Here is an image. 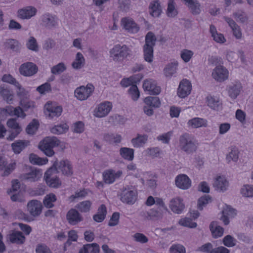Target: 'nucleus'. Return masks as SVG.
I'll use <instances>...</instances> for the list:
<instances>
[{
    "instance_id": "2f4dec72",
    "label": "nucleus",
    "mask_w": 253,
    "mask_h": 253,
    "mask_svg": "<svg viewBox=\"0 0 253 253\" xmlns=\"http://www.w3.org/2000/svg\"><path fill=\"white\" fill-rule=\"evenodd\" d=\"M150 14L153 17H159L162 13V9L159 0L152 1L149 5Z\"/></svg>"
},
{
    "instance_id": "c756f323",
    "label": "nucleus",
    "mask_w": 253,
    "mask_h": 253,
    "mask_svg": "<svg viewBox=\"0 0 253 253\" xmlns=\"http://www.w3.org/2000/svg\"><path fill=\"white\" fill-rule=\"evenodd\" d=\"M210 228L212 236L215 238L220 237L223 234L224 229L218 225L216 221L211 222L210 225Z\"/></svg>"
},
{
    "instance_id": "13d9d810",
    "label": "nucleus",
    "mask_w": 253,
    "mask_h": 253,
    "mask_svg": "<svg viewBox=\"0 0 253 253\" xmlns=\"http://www.w3.org/2000/svg\"><path fill=\"white\" fill-rule=\"evenodd\" d=\"M179 224L181 226L190 228H195L197 226V223L193 222L191 218L188 217H185L180 219Z\"/></svg>"
},
{
    "instance_id": "de8ad7c7",
    "label": "nucleus",
    "mask_w": 253,
    "mask_h": 253,
    "mask_svg": "<svg viewBox=\"0 0 253 253\" xmlns=\"http://www.w3.org/2000/svg\"><path fill=\"white\" fill-rule=\"evenodd\" d=\"M147 140V136L146 135H138L136 138L131 140V143L135 147H139L144 144Z\"/></svg>"
},
{
    "instance_id": "6ab92c4d",
    "label": "nucleus",
    "mask_w": 253,
    "mask_h": 253,
    "mask_svg": "<svg viewBox=\"0 0 253 253\" xmlns=\"http://www.w3.org/2000/svg\"><path fill=\"white\" fill-rule=\"evenodd\" d=\"M184 207L183 200L179 197L173 198L170 201L169 208L170 210L175 213H181L184 210Z\"/></svg>"
},
{
    "instance_id": "0e129e2a",
    "label": "nucleus",
    "mask_w": 253,
    "mask_h": 253,
    "mask_svg": "<svg viewBox=\"0 0 253 253\" xmlns=\"http://www.w3.org/2000/svg\"><path fill=\"white\" fill-rule=\"evenodd\" d=\"M37 90L41 94H44L46 92H51L52 90L51 86L48 83H45L37 88Z\"/></svg>"
},
{
    "instance_id": "b1692460",
    "label": "nucleus",
    "mask_w": 253,
    "mask_h": 253,
    "mask_svg": "<svg viewBox=\"0 0 253 253\" xmlns=\"http://www.w3.org/2000/svg\"><path fill=\"white\" fill-rule=\"evenodd\" d=\"M42 25L47 28H52L57 25L56 18L50 13H45L42 16Z\"/></svg>"
},
{
    "instance_id": "f03ea898",
    "label": "nucleus",
    "mask_w": 253,
    "mask_h": 253,
    "mask_svg": "<svg viewBox=\"0 0 253 253\" xmlns=\"http://www.w3.org/2000/svg\"><path fill=\"white\" fill-rule=\"evenodd\" d=\"M156 39L154 34L149 32L145 37V44L143 47L144 57L146 61L151 62L153 58V47Z\"/></svg>"
},
{
    "instance_id": "423d86ee",
    "label": "nucleus",
    "mask_w": 253,
    "mask_h": 253,
    "mask_svg": "<svg viewBox=\"0 0 253 253\" xmlns=\"http://www.w3.org/2000/svg\"><path fill=\"white\" fill-rule=\"evenodd\" d=\"M51 167H54L57 170V173L61 172L62 174L67 176H71L73 174L72 164L68 160L58 162L56 159Z\"/></svg>"
},
{
    "instance_id": "603ef678",
    "label": "nucleus",
    "mask_w": 253,
    "mask_h": 253,
    "mask_svg": "<svg viewBox=\"0 0 253 253\" xmlns=\"http://www.w3.org/2000/svg\"><path fill=\"white\" fill-rule=\"evenodd\" d=\"M173 0H169L167 14L169 17H173L177 14V11L175 8Z\"/></svg>"
},
{
    "instance_id": "a19ab883",
    "label": "nucleus",
    "mask_w": 253,
    "mask_h": 253,
    "mask_svg": "<svg viewBox=\"0 0 253 253\" xmlns=\"http://www.w3.org/2000/svg\"><path fill=\"white\" fill-rule=\"evenodd\" d=\"M85 64V59L81 52H78L76 55L75 61L72 63L73 68L80 69L83 67Z\"/></svg>"
},
{
    "instance_id": "680f3d73",
    "label": "nucleus",
    "mask_w": 253,
    "mask_h": 253,
    "mask_svg": "<svg viewBox=\"0 0 253 253\" xmlns=\"http://www.w3.org/2000/svg\"><path fill=\"white\" fill-rule=\"evenodd\" d=\"M177 64H173L168 65L164 69V73L167 77L171 76L175 72L176 66Z\"/></svg>"
},
{
    "instance_id": "a18cd8bd",
    "label": "nucleus",
    "mask_w": 253,
    "mask_h": 253,
    "mask_svg": "<svg viewBox=\"0 0 253 253\" xmlns=\"http://www.w3.org/2000/svg\"><path fill=\"white\" fill-rule=\"evenodd\" d=\"M56 196L53 193H50L46 195L44 197L43 203L44 206L47 208H51L54 206L53 202L56 201Z\"/></svg>"
},
{
    "instance_id": "5fc2aeb1",
    "label": "nucleus",
    "mask_w": 253,
    "mask_h": 253,
    "mask_svg": "<svg viewBox=\"0 0 253 253\" xmlns=\"http://www.w3.org/2000/svg\"><path fill=\"white\" fill-rule=\"evenodd\" d=\"M27 47L32 51L38 52L39 51V46L36 39L33 37H30L26 43Z\"/></svg>"
},
{
    "instance_id": "5701e85b",
    "label": "nucleus",
    "mask_w": 253,
    "mask_h": 253,
    "mask_svg": "<svg viewBox=\"0 0 253 253\" xmlns=\"http://www.w3.org/2000/svg\"><path fill=\"white\" fill-rule=\"evenodd\" d=\"M222 213L221 219L224 224L227 225L229 223V219L228 216L234 217L237 214V211L231 206L225 205V207L222 211Z\"/></svg>"
},
{
    "instance_id": "a211bd4d",
    "label": "nucleus",
    "mask_w": 253,
    "mask_h": 253,
    "mask_svg": "<svg viewBox=\"0 0 253 253\" xmlns=\"http://www.w3.org/2000/svg\"><path fill=\"white\" fill-rule=\"evenodd\" d=\"M66 218L69 223L71 225H76L83 220L81 214L77 210L74 209H71L68 211Z\"/></svg>"
},
{
    "instance_id": "bf43d9fd",
    "label": "nucleus",
    "mask_w": 253,
    "mask_h": 253,
    "mask_svg": "<svg viewBox=\"0 0 253 253\" xmlns=\"http://www.w3.org/2000/svg\"><path fill=\"white\" fill-rule=\"evenodd\" d=\"M15 217L16 218L24 220L26 221L30 222L33 220L32 217L27 214L24 213L21 210H18L15 212Z\"/></svg>"
},
{
    "instance_id": "37998d69",
    "label": "nucleus",
    "mask_w": 253,
    "mask_h": 253,
    "mask_svg": "<svg viewBox=\"0 0 253 253\" xmlns=\"http://www.w3.org/2000/svg\"><path fill=\"white\" fill-rule=\"evenodd\" d=\"M29 161L33 165H43L48 162V159L40 158L37 155L32 153L29 156Z\"/></svg>"
},
{
    "instance_id": "c9c22d12",
    "label": "nucleus",
    "mask_w": 253,
    "mask_h": 253,
    "mask_svg": "<svg viewBox=\"0 0 253 253\" xmlns=\"http://www.w3.org/2000/svg\"><path fill=\"white\" fill-rule=\"evenodd\" d=\"M106 213V208L102 204L98 208L97 213L93 216V219L97 222H101L104 220Z\"/></svg>"
},
{
    "instance_id": "7c9ffc66",
    "label": "nucleus",
    "mask_w": 253,
    "mask_h": 253,
    "mask_svg": "<svg viewBox=\"0 0 253 253\" xmlns=\"http://www.w3.org/2000/svg\"><path fill=\"white\" fill-rule=\"evenodd\" d=\"M99 246L97 243H92L84 245L79 253H99Z\"/></svg>"
},
{
    "instance_id": "f257e3e1",
    "label": "nucleus",
    "mask_w": 253,
    "mask_h": 253,
    "mask_svg": "<svg viewBox=\"0 0 253 253\" xmlns=\"http://www.w3.org/2000/svg\"><path fill=\"white\" fill-rule=\"evenodd\" d=\"M61 141L55 136H47L42 140L39 144V148L47 156L51 157L54 154L53 148L60 146L63 149L65 146L61 145Z\"/></svg>"
},
{
    "instance_id": "f8f14e48",
    "label": "nucleus",
    "mask_w": 253,
    "mask_h": 253,
    "mask_svg": "<svg viewBox=\"0 0 253 253\" xmlns=\"http://www.w3.org/2000/svg\"><path fill=\"white\" fill-rule=\"evenodd\" d=\"M191 89V82L187 79H183L180 82L177 94L180 98H184L190 93Z\"/></svg>"
},
{
    "instance_id": "ea45409f",
    "label": "nucleus",
    "mask_w": 253,
    "mask_h": 253,
    "mask_svg": "<svg viewBox=\"0 0 253 253\" xmlns=\"http://www.w3.org/2000/svg\"><path fill=\"white\" fill-rule=\"evenodd\" d=\"M120 153L122 158L128 161H132L134 158V150L133 149L123 147L120 149Z\"/></svg>"
},
{
    "instance_id": "a878e982",
    "label": "nucleus",
    "mask_w": 253,
    "mask_h": 253,
    "mask_svg": "<svg viewBox=\"0 0 253 253\" xmlns=\"http://www.w3.org/2000/svg\"><path fill=\"white\" fill-rule=\"evenodd\" d=\"M4 157L0 156V170L4 169L2 176L8 175L15 169V163H10L8 165Z\"/></svg>"
},
{
    "instance_id": "bb28decb",
    "label": "nucleus",
    "mask_w": 253,
    "mask_h": 253,
    "mask_svg": "<svg viewBox=\"0 0 253 253\" xmlns=\"http://www.w3.org/2000/svg\"><path fill=\"white\" fill-rule=\"evenodd\" d=\"M213 185L216 190L224 191L228 186V182L224 176H218L215 179Z\"/></svg>"
},
{
    "instance_id": "393cba45",
    "label": "nucleus",
    "mask_w": 253,
    "mask_h": 253,
    "mask_svg": "<svg viewBox=\"0 0 253 253\" xmlns=\"http://www.w3.org/2000/svg\"><path fill=\"white\" fill-rule=\"evenodd\" d=\"M143 75L141 74L134 75L128 78H125L121 81V84L123 87H126L132 84H134L142 79Z\"/></svg>"
},
{
    "instance_id": "aec40b11",
    "label": "nucleus",
    "mask_w": 253,
    "mask_h": 253,
    "mask_svg": "<svg viewBox=\"0 0 253 253\" xmlns=\"http://www.w3.org/2000/svg\"><path fill=\"white\" fill-rule=\"evenodd\" d=\"M110 102H105L100 104L94 111V115L101 118L107 115L110 111Z\"/></svg>"
},
{
    "instance_id": "2eb2a0df",
    "label": "nucleus",
    "mask_w": 253,
    "mask_h": 253,
    "mask_svg": "<svg viewBox=\"0 0 253 253\" xmlns=\"http://www.w3.org/2000/svg\"><path fill=\"white\" fill-rule=\"evenodd\" d=\"M42 208L41 202L38 200H31L27 204L28 211L34 217L38 216L41 213Z\"/></svg>"
},
{
    "instance_id": "052dcab7",
    "label": "nucleus",
    "mask_w": 253,
    "mask_h": 253,
    "mask_svg": "<svg viewBox=\"0 0 253 253\" xmlns=\"http://www.w3.org/2000/svg\"><path fill=\"white\" fill-rule=\"evenodd\" d=\"M241 194L245 197H253V186L245 185L241 189Z\"/></svg>"
},
{
    "instance_id": "e2e57ef3",
    "label": "nucleus",
    "mask_w": 253,
    "mask_h": 253,
    "mask_svg": "<svg viewBox=\"0 0 253 253\" xmlns=\"http://www.w3.org/2000/svg\"><path fill=\"white\" fill-rule=\"evenodd\" d=\"M170 253H185V249L184 247L180 244H173L170 249Z\"/></svg>"
},
{
    "instance_id": "1a4fd4ad",
    "label": "nucleus",
    "mask_w": 253,
    "mask_h": 253,
    "mask_svg": "<svg viewBox=\"0 0 253 253\" xmlns=\"http://www.w3.org/2000/svg\"><path fill=\"white\" fill-rule=\"evenodd\" d=\"M93 90V85L88 84L86 87L82 86L76 88L75 91V95L79 100H84L91 95Z\"/></svg>"
},
{
    "instance_id": "72a5a7b5",
    "label": "nucleus",
    "mask_w": 253,
    "mask_h": 253,
    "mask_svg": "<svg viewBox=\"0 0 253 253\" xmlns=\"http://www.w3.org/2000/svg\"><path fill=\"white\" fill-rule=\"evenodd\" d=\"M9 239L12 243L22 244L25 240V237L20 231H14L9 235Z\"/></svg>"
},
{
    "instance_id": "8fccbe9b",
    "label": "nucleus",
    "mask_w": 253,
    "mask_h": 253,
    "mask_svg": "<svg viewBox=\"0 0 253 253\" xmlns=\"http://www.w3.org/2000/svg\"><path fill=\"white\" fill-rule=\"evenodd\" d=\"M39 123L36 119H33L27 126L26 131L29 134H33L35 133L39 127Z\"/></svg>"
},
{
    "instance_id": "c03bdc74",
    "label": "nucleus",
    "mask_w": 253,
    "mask_h": 253,
    "mask_svg": "<svg viewBox=\"0 0 253 253\" xmlns=\"http://www.w3.org/2000/svg\"><path fill=\"white\" fill-rule=\"evenodd\" d=\"M144 103L149 107L158 108L161 105V101L158 97L148 96L144 100Z\"/></svg>"
},
{
    "instance_id": "69168bd1",
    "label": "nucleus",
    "mask_w": 253,
    "mask_h": 253,
    "mask_svg": "<svg viewBox=\"0 0 253 253\" xmlns=\"http://www.w3.org/2000/svg\"><path fill=\"white\" fill-rule=\"evenodd\" d=\"M193 53L192 51L184 49L181 52V57L185 62H188L192 57Z\"/></svg>"
},
{
    "instance_id": "412c9836",
    "label": "nucleus",
    "mask_w": 253,
    "mask_h": 253,
    "mask_svg": "<svg viewBox=\"0 0 253 253\" xmlns=\"http://www.w3.org/2000/svg\"><path fill=\"white\" fill-rule=\"evenodd\" d=\"M175 184L180 189H187L190 187L191 182L187 175L181 174L176 177Z\"/></svg>"
},
{
    "instance_id": "f704fd0d",
    "label": "nucleus",
    "mask_w": 253,
    "mask_h": 253,
    "mask_svg": "<svg viewBox=\"0 0 253 253\" xmlns=\"http://www.w3.org/2000/svg\"><path fill=\"white\" fill-rule=\"evenodd\" d=\"M207 102L208 105L213 110H218L222 105L219 97L211 95L207 96Z\"/></svg>"
},
{
    "instance_id": "79ce46f5",
    "label": "nucleus",
    "mask_w": 253,
    "mask_h": 253,
    "mask_svg": "<svg viewBox=\"0 0 253 253\" xmlns=\"http://www.w3.org/2000/svg\"><path fill=\"white\" fill-rule=\"evenodd\" d=\"M0 95L8 104L12 103L13 95L8 89L5 88L2 85L0 86Z\"/></svg>"
},
{
    "instance_id": "0eeeda50",
    "label": "nucleus",
    "mask_w": 253,
    "mask_h": 253,
    "mask_svg": "<svg viewBox=\"0 0 253 253\" xmlns=\"http://www.w3.org/2000/svg\"><path fill=\"white\" fill-rule=\"evenodd\" d=\"M56 173L57 170L54 167L49 168L44 173V178L50 187L58 188L61 185V181L56 175Z\"/></svg>"
},
{
    "instance_id": "49530a36",
    "label": "nucleus",
    "mask_w": 253,
    "mask_h": 253,
    "mask_svg": "<svg viewBox=\"0 0 253 253\" xmlns=\"http://www.w3.org/2000/svg\"><path fill=\"white\" fill-rule=\"evenodd\" d=\"M69 128L66 124L57 125L51 128L50 131L52 133L60 134L66 132Z\"/></svg>"
},
{
    "instance_id": "9b49d317",
    "label": "nucleus",
    "mask_w": 253,
    "mask_h": 253,
    "mask_svg": "<svg viewBox=\"0 0 253 253\" xmlns=\"http://www.w3.org/2000/svg\"><path fill=\"white\" fill-rule=\"evenodd\" d=\"M229 72L227 69L222 66H216L212 71V76L217 81L222 82L228 78Z\"/></svg>"
},
{
    "instance_id": "473e14b6",
    "label": "nucleus",
    "mask_w": 253,
    "mask_h": 253,
    "mask_svg": "<svg viewBox=\"0 0 253 253\" xmlns=\"http://www.w3.org/2000/svg\"><path fill=\"white\" fill-rule=\"evenodd\" d=\"M29 141L27 140H19L11 144V147L15 153L19 154L29 145Z\"/></svg>"
},
{
    "instance_id": "cd10ccee",
    "label": "nucleus",
    "mask_w": 253,
    "mask_h": 253,
    "mask_svg": "<svg viewBox=\"0 0 253 253\" xmlns=\"http://www.w3.org/2000/svg\"><path fill=\"white\" fill-rule=\"evenodd\" d=\"M3 110L11 116H16L22 118H24L26 116V114L23 112V111L20 107L14 108L11 106H6Z\"/></svg>"
},
{
    "instance_id": "3c124183",
    "label": "nucleus",
    "mask_w": 253,
    "mask_h": 253,
    "mask_svg": "<svg viewBox=\"0 0 253 253\" xmlns=\"http://www.w3.org/2000/svg\"><path fill=\"white\" fill-rule=\"evenodd\" d=\"M91 202L87 200L80 202L76 208L82 212H87L90 211Z\"/></svg>"
},
{
    "instance_id": "dca6fc26",
    "label": "nucleus",
    "mask_w": 253,
    "mask_h": 253,
    "mask_svg": "<svg viewBox=\"0 0 253 253\" xmlns=\"http://www.w3.org/2000/svg\"><path fill=\"white\" fill-rule=\"evenodd\" d=\"M143 88L145 91H147L150 94L157 95L161 92L160 87L157 86L155 81L151 79L146 80L144 81Z\"/></svg>"
},
{
    "instance_id": "c85d7f7f",
    "label": "nucleus",
    "mask_w": 253,
    "mask_h": 253,
    "mask_svg": "<svg viewBox=\"0 0 253 253\" xmlns=\"http://www.w3.org/2000/svg\"><path fill=\"white\" fill-rule=\"evenodd\" d=\"M225 21L228 23L229 26L232 30L234 36L237 39H240L242 37V32L239 26L231 18L225 17Z\"/></svg>"
},
{
    "instance_id": "4c0bfd02",
    "label": "nucleus",
    "mask_w": 253,
    "mask_h": 253,
    "mask_svg": "<svg viewBox=\"0 0 253 253\" xmlns=\"http://www.w3.org/2000/svg\"><path fill=\"white\" fill-rule=\"evenodd\" d=\"M187 5L193 14H199L200 10V4L197 0H184Z\"/></svg>"
},
{
    "instance_id": "9d476101",
    "label": "nucleus",
    "mask_w": 253,
    "mask_h": 253,
    "mask_svg": "<svg viewBox=\"0 0 253 253\" xmlns=\"http://www.w3.org/2000/svg\"><path fill=\"white\" fill-rule=\"evenodd\" d=\"M19 70L21 75L25 77H30L37 73L38 68L32 62H26L20 66Z\"/></svg>"
},
{
    "instance_id": "4d7b16f0",
    "label": "nucleus",
    "mask_w": 253,
    "mask_h": 253,
    "mask_svg": "<svg viewBox=\"0 0 253 253\" xmlns=\"http://www.w3.org/2000/svg\"><path fill=\"white\" fill-rule=\"evenodd\" d=\"M66 70V67L63 62L59 63L53 66L51 69V73L54 75H59Z\"/></svg>"
},
{
    "instance_id": "58836bf2",
    "label": "nucleus",
    "mask_w": 253,
    "mask_h": 253,
    "mask_svg": "<svg viewBox=\"0 0 253 253\" xmlns=\"http://www.w3.org/2000/svg\"><path fill=\"white\" fill-rule=\"evenodd\" d=\"M210 33L214 41L218 43H224L226 40L223 34L218 33L216 27L211 25L210 26Z\"/></svg>"
},
{
    "instance_id": "6e6d98bb",
    "label": "nucleus",
    "mask_w": 253,
    "mask_h": 253,
    "mask_svg": "<svg viewBox=\"0 0 253 253\" xmlns=\"http://www.w3.org/2000/svg\"><path fill=\"white\" fill-rule=\"evenodd\" d=\"M211 201V198L209 196L205 195L200 197L198 201L197 208L199 210H202L209 202Z\"/></svg>"
},
{
    "instance_id": "ddd939ff",
    "label": "nucleus",
    "mask_w": 253,
    "mask_h": 253,
    "mask_svg": "<svg viewBox=\"0 0 253 253\" xmlns=\"http://www.w3.org/2000/svg\"><path fill=\"white\" fill-rule=\"evenodd\" d=\"M121 23L124 28L130 33H136L139 30V27L131 18L124 17L122 19Z\"/></svg>"
},
{
    "instance_id": "4468645a",
    "label": "nucleus",
    "mask_w": 253,
    "mask_h": 253,
    "mask_svg": "<svg viewBox=\"0 0 253 253\" xmlns=\"http://www.w3.org/2000/svg\"><path fill=\"white\" fill-rule=\"evenodd\" d=\"M37 9L33 6H27L19 9L17 11V16L21 19H29L36 15Z\"/></svg>"
},
{
    "instance_id": "20e7f679",
    "label": "nucleus",
    "mask_w": 253,
    "mask_h": 253,
    "mask_svg": "<svg viewBox=\"0 0 253 253\" xmlns=\"http://www.w3.org/2000/svg\"><path fill=\"white\" fill-rule=\"evenodd\" d=\"M130 52L129 48L126 45L117 44L112 49V57L114 61L122 62L130 54Z\"/></svg>"
},
{
    "instance_id": "338daca9",
    "label": "nucleus",
    "mask_w": 253,
    "mask_h": 253,
    "mask_svg": "<svg viewBox=\"0 0 253 253\" xmlns=\"http://www.w3.org/2000/svg\"><path fill=\"white\" fill-rule=\"evenodd\" d=\"M223 243L227 247H232L235 245V240L231 235H227L223 238Z\"/></svg>"
},
{
    "instance_id": "7ed1b4c3",
    "label": "nucleus",
    "mask_w": 253,
    "mask_h": 253,
    "mask_svg": "<svg viewBox=\"0 0 253 253\" xmlns=\"http://www.w3.org/2000/svg\"><path fill=\"white\" fill-rule=\"evenodd\" d=\"M181 149L187 153H193L197 150V143L194 137L188 133L182 134L179 139Z\"/></svg>"
},
{
    "instance_id": "774afa93",
    "label": "nucleus",
    "mask_w": 253,
    "mask_h": 253,
    "mask_svg": "<svg viewBox=\"0 0 253 253\" xmlns=\"http://www.w3.org/2000/svg\"><path fill=\"white\" fill-rule=\"evenodd\" d=\"M37 253H52L50 249L44 244H40L37 246Z\"/></svg>"
},
{
    "instance_id": "e433bc0d",
    "label": "nucleus",
    "mask_w": 253,
    "mask_h": 253,
    "mask_svg": "<svg viewBox=\"0 0 253 253\" xmlns=\"http://www.w3.org/2000/svg\"><path fill=\"white\" fill-rule=\"evenodd\" d=\"M188 125L193 128H198L202 126H206L207 121L206 120L200 118H194L190 119L188 122Z\"/></svg>"
},
{
    "instance_id": "09e8293b",
    "label": "nucleus",
    "mask_w": 253,
    "mask_h": 253,
    "mask_svg": "<svg viewBox=\"0 0 253 253\" xmlns=\"http://www.w3.org/2000/svg\"><path fill=\"white\" fill-rule=\"evenodd\" d=\"M239 158V151L238 148L234 146L231 148V152L226 156V159L228 163L231 161L237 162Z\"/></svg>"
},
{
    "instance_id": "39448f33",
    "label": "nucleus",
    "mask_w": 253,
    "mask_h": 253,
    "mask_svg": "<svg viewBox=\"0 0 253 253\" xmlns=\"http://www.w3.org/2000/svg\"><path fill=\"white\" fill-rule=\"evenodd\" d=\"M42 175V172L41 170L29 167L26 169L25 173L20 174L19 178L22 181L34 182L38 181Z\"/></svg>"
},
{
    "instance_id": "4be33fe9",
    "label": "nucleus",
    "mask_w": 253,
    "mask_h": 253,
    "mask_svg": "<svg viewBox=\"0 0 253 253\" xmlns=\"http://www.w3.org/2000/svg\"><path fill=\"white\" fill-rule=\"evenodd\" d=\"M242 89V85L239 81H235L228 88V92L229 96L233 99H235L239 95Z\"/></svg>"
},
{
    "instance_id": "6e6552de",
    "label": "nucleus",
    "mask_w": 253,
    "mask_h": 253,
    "mask_svg": "<svg viewBox=\"0 0 253 253\" xmlns=\"http://www.w3.org/2000/svg\"><path fill=\"white\" fill-rule=\"evenodd\" d=\"M137 199V191L135 188L130 190L125 188L120 195V199L124 203L128 205L133 204Z\"/></svg>"
},
{
    "instance_id": "864d4df0",
    "label": "nucleus",
    "mask_w": 253,
    "mask_h": 253,
    "mask_svg": "<svg viewBox=\"0 0 253 253\" xmlns=\"http://www.w3.org/2000/svg\"><path fill=\"white\" fill-rule=\"evenodd\" d=\"M128 91L132 99L134 101L137 100L140 96L139 91L136 84H132Z\"/></svg>"
},
{
    "instance_id": "f3484780",
    "label": "nucleus",
    "mask_w": 253,
    "mask_h": 253,
    "mask_svg": "<svg viewBox=\"0 0 253 253\" xmlns=\"http://www.w3.org/2000/svg\"><path fill=\"white\" fill-rule=\"evenodd\" d=\"M44 107L45 110L44 111L45 115L50 118H53L54 117H58L61 114L62 112V108L60 106H54L47 103Z\"/></svg>"
}]
</instances>
